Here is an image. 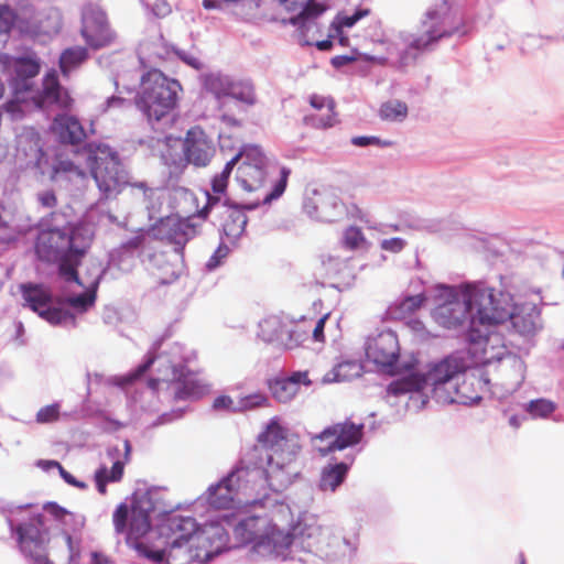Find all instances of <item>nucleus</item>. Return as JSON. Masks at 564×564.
<instances>
[{
  "mask_svg": "<svg viewBox=\"0 0 564 564\" xmlns=\"http://www.w3.org/2000/svg\"><path fill=\"white\" fill-rule=\"evenodd\" d=\"M355 460V456L346 455L345 460L337 462L332 459L321 470L318 489L323 492L334 494L344 484L348 471Z\"/></svg>",
  "mask_w": 564,
  "mask_h": 564,
  "instance_id": "nucleus-29",
  "label": "nucleus"
},
{
  "mask_svg": "<svg viewBox=\"0 0 564 564\" xmlns=\"http://www.w3.org/2000/svg\"><path fill=\"white\" fill-rule=\"evenodd\" d=\"M303 212L313 220L332 223L343 218L346 208L335 189L322 186L306 189Z\"/></svg>",
  "mask_w": 564,
  "mask_h": 564,
  "instance_id": "nucleus-18",
  "label": "nucleus"
},
{
  "mask_svg": "<svg viewBox=\"0 0 564 564\" xmlns=\"http://www.w3.org/2000/svg\"><path fill=\"white\" fill-rule=\"evenodd\" d=\"M311 383L307 371H294L290 376L270 380L269 389L276 401L288 403L297 394L301 386Z\"/></svg>",
  "mask_w": 564,
  "mask_h": 564,
  "instance_id": "nucleus-28",
  "label": "nucleus"
},
{
  "mask_svg": "<svg viewBox=\"0 0 564 564\" xmlns=\"http://www.w3.org/2000/svg\"><path fill=\"white\" fill-rule=\"evenodd\" d=\"M362 372V365L357 360H345L337 364L325 375L324 382H343L357 378Z\"/></svg>",
  "mask_w": 564,
  "mask_h": 564,
  "instance_id": "nucleus-38",
  "label": "nucleus"
},
{
  "mask_svg": "<svg viewBox=\"0 0 564 564\" xmlns=\"http://www.w3.org/2000/svg\"><path fill=\"white\" fill-rule=\"evenodd\" d=\"M438 304L433 310V319L448 329H463L467 336L477 326H486L480 319V311L489 312L494 303V289L484 282H468L459 285H440Z\"/></svg>",
  "mask_w": 564,
  "mask_h": 564,
  "instance_id": "nucleus-8",
  "label": "nucleus"
},
{
  "mask_svg": "<svg viewBox=\"0 0 564 564\" xmlns=\"http://www.w3.org/2000/svg\"><path fill=\"white\" fill-rule=\"evenodd\" d=\"M273 0H203L206 10H219L241 19L256 17L276 20L272 12Z\"/></svg>",
  "mask_w": 564,
  "mask_h": 564,
  "instance_id": "nucleus-24",
  "label": "nucleus"
},
{
  "mask_svg": "<svg viewBox=\"0 0 564 564\" xmlns=\"http://www.w3.org/2000/svg\"><path fill=\"white\" fill-rule=\"evenodd\" d=\"M241 162L237 167V184L247 193L261 191L276 170L258 145H245L240 149Z\"/></svg>",
  "mask_w": 564,
  "mask_h": 564,
  "instance_id": "nucleus-17",
  "label": "nucleus"
},
{
  "mask_svg": "<svg viewBox=\"0 0 564 564\" xmlns=\"http://www.w3.org/2000/svg\"><path fill=\"white\" fill-rule=\"evenodd\" d=\"M501 384L508 392L517 391L525 378V364L517 355H507L498 365Z\"/></svg>",
  "mask_w": 564,
  "mask_h": 564,
  "instance_id": "nucleus-31",
  "label": "nucleus"
},
{
  "mask_svg": "<svg viewBox=\"0 0 564 564\" xmlns=\"http://www.w3.org/2000/svg\"><path fill=\"white\" fill-rule=\"evenodd\" d=\"M269 404L268 397L262 392H253L241 395L237 399V408L239 412L252 411Z\"/></svg>",
  "mask_w": 564,
  "mask_h": 564,
  "instance_id": "nucleus-41",
  "label": "nucleus"
},
{
  "mask_svg": "<svg viewBox=\"0 0 564 564\" xmlns=\"http://www.w3.org/2000/svg\"><path fill=\"white\" fill-rule=\"evenodd\" d=\"M258 336L265 343L284 349L297 347L305 338V333L285 316L271 315L259 323Z\"/></svg>",
  "mask_w": 564,
  "mask_h": 564,
  "instance_id": "nucleus-20",
  "label": "nucleus"
},
{
  "mask_svg": "<svg viewBox=\"0 0 564 564\" xmlns=\"http://www.w3.org/2000/svg\"><path fill=\"white\" fill-rule=\"evenodd\" d=\"M408 242L403 238L400 237H393L389 239H382L380 241V248L383 251H388L391 253H399L401 252L405 247Z\"/></svg>",
  "mask_w": 564,
  "mask_h": 564,
  "instance_id": "nucleus-52",
  "label": "nucleus"
},
{
  "mask_svg": "<svg viewBox=\"0 0 564 564\" xmlns=\"http://www.w3.org/2000/svg\"><path fill=\"white\" fill-rule=\"evenodd\" d=\"M48 464L52 465L54 468H56L59 471L61 477L68 485L73 486L74 484H76V478L72 474H69L67 470H65L59 463H48Z\"/></svg>",
  "mask_w": 564,
  "mask_h": 564,
  "instance_id": "nucleus-62",
  "label": "nucleus"
},
{
  "mask_svg": "<svg viewBox=\"0 0 564 564\" xmlns=\"http://www.w3.org/2000/svg\"><path fill=\"white\" fill-rule=\"evenodd\" d=\"M307 126L317 129H327L336 123L334 104H329V109L323 115H307L304 118Z\"/></svg>",
  "mask_w": 564,
  "mask_h": 564,
  "instance_id": "nucleus-45",
  "label": "nucleus"
},
{
  "mask_svg": "<svg viewBox=\"0 0 564 564\" xmlns=\"http://www.w3.org/2000/svg\"><path fill=\"white\" fill-rule=\"evenodd\" d=\"M310 104L313 108L317 110H322L324 108L329 109V104H334V101L330 98L313 95L310 98Z\"/></svg>",
  "mask_w": 564,
  "mask_h": 564,
  "instance_id": "nucleus-58",
  "label": "nucleus"
},
{
  "mask_svg": "<svg viewBox=\"0 0 564 564\" xmlns=\"http://www.w3.org/2000/svg\"><path fill=\"white\" fill-rule=\"evenodd\" d=\"M150 242L151 240L145 236H134L123 242L117 250L118 260L115 254H111V261L116 263L120 270L129 271L134 264L135 253L138 252L139 256H144Z\"/></svg>",
  "mask_w": 564,
  "mask_h": 564,
  "instance_id": "nucleus-33",
  "label": "nucleus"
},
{
  "mask_svg": "<svg viewBox=\"0 0 564 564\" xmlns=\"http://www.w3.org/2000/svg\"><path fill=\"white\" fill-rule=\"evenodd\" d=\"M150 9L152 14L159 19L165 18L172 12V8L166 0H155Z\"/></svg>",
  "mask_w": 564,
  "mask_h": 564,
  "instance_id": "nucleus-55",
  "label": "nucleus"
},
{
  "mask_svg": "<svg viewBox=\"0 0 564 564\" xmlns=\"http://www.w3.org/2000/svg\"><path fill=\"white\" fill-rule=\"evenodd\" d=\"M0 64L9 75L12 90L17 94H29L37 108L45 109L53 105L61 109L70 107L73 100L59 85L55 69L44 76L41 91L32 89V80L40 72V59L35 53L31 52L20 57L2 54Z\"/></svg>",
  "mask_w": 564,
  "mask_h": 564,
  "instance_id": "nucleus-9",
  "label": "nucleus"
},
{
  "mask_svg": "<svg viewBox=\"0 0 564 564\" xmlns=\"http://www.w3.org/2000/svg\"><path fill=\"white\" fill-rule=\"evenodd\" d=\"M462 19L452 8V0H437L424 13L421 21V33L413 34L400 31L384 39L380 45L384 55L367 57L380 65H389L404 69L413 65L420 54L440 40L459 32Z\"/></svg>",
  "mask_w": 564,
  "mask_h": 564,
  "instance_id": "nucleus-7",
  "label": "nucleus"
},
{
  "mask_svg": "<svg viewBox=\"0 0 564 564\" xmlns=\"http://www.w3.org/2000/svg\"><path fill=\"white\" fill-rule=\"evenodd\" d=\"M160 345V343L153 345L145 360L134 371L111 378V383L126 387L142 376L152 365H156L158 377L151 378L148 382L152 392H159L165 387L167 395L176 401L198 399L206 394L209 386L188 368L196 358L195 351L180 343H173L167 349L156 355L155 351Z\"/></svg>",
  "mask_w": 564,
  "mask_h": 564,
  "instance_id": "nucleus-5",
  "label": "nucleus"
},
{
  "mask_svg": "<svg viewBox=\"0 0 564 564\" xmlns=\"http://www.w3.org/2000/svg\"><path fill=\"white\" fill-rule=\"evenodd\" d=\"M491 326H477L467 336L469 340L468 351L475 359V362L481 366H490L495 362L500 365L507 355H511L507 350L501 335L489 330Z\"/></svg>",
  "mask_w": 564,
  "mask_h": 564,
  "instance_id": "nucleus-19",
  "label": "nucleus"
},
{
  "mask_svg": "<svg viewBox=\"0 0 564 564\" xmlns=\"http://www.w3.org/2000/svg\"><path fill=\"white\" fill-rule=\"evenodd\" d=\"M131 189L134 197L142 199L150 220H163V215L161 214L163 204L162 191L149 187L144 182H137L132 184Z\"/></svg>",
  "mask_w": 564,
  "mask_h": 564,
  "instance_id": "nucleus-35",
  "label": "nucleus"
},
{
  "mask_svg": "<svg viewBox=\"0 0 564 564\" xmlns=\"http://www.w3.org/2000/svg\"><path fill=\"white\" fill-rule=\"evenodd\" d=\"M229 253V248L226 245H219V247L214 251L208 261L205 264L207 271L212 272L216 270L221 263L223 260L227 258Z\"/></svg>",
  "mask_w": 564,
  "mask_h": 564,
  "instance_id": "nucleus-50",
  "label": "nucleus"
},
{
  "mask_svg": "<svg viewBox=\"0 0 564 564\" xmlns=\"http://www.w3.org/2000/svg\"><path fill=\"white\" fill-rule=\"evenodd\" d=\"M203 90L210 94L217 101L220 119L229 126H238L232 115L225 112L227 99L232 98L247 106L256 104L254 87L250 80L240 79L220 70L205 73L200 76Z\"/></svg>",
  "mask_w": 564,
  "mask_h": 564,
  "instance_id": "nucleus-15",
  "label": "nucleus"
},
{
  "mask_svg": "<svg viewBox=\"0 0 564 564\" xmlns=\"http://www.w3.org/2000/svg\"><path fill=\"white\" fill-rule=\"evenodd\" d=\"M364 434V424L352 422L336 423L323 430L313 437L314 441L325 442L324 447H317L322 456H326L335 451H343L347 447L358 444Z\"/></svg>",
  "mask_w": 564,
  "mask_h": 564,
  "instance_id": "nucleus-23",
  "label": "nucleus"
},
{
  "mask_svg": "<svg viewBox=\"0 0 564 564\" xmlns=\"http://www.w3.org/2000/svg\"><path fill=\"white\" fill-rule=\"evenodd\" d=\"M259 442L261 445L249 448L238 465L217 484L210 485L197 502H206L215 510H230L243 502L241 496L270 488L274 495H264L262 499L253 500L252 511L236 516L245 517L254 512L270 518L275 516L278 527L291 534L293 542L294 535L280 524L288 520L290 508L280 500L278 492L286 488L297 475L294 463L301 446L295 437L286 435L275 419L259 435Z\"/></svg>",
  "mask_w": 564,
  "mask_h": 564,
  "instance_id": "nucleus-2",
  "label": "nucleus"
},
{
  "mask_svg": "<svg viewBox=\"0 0 564 564\" xmlns=\"http://www.w3.org/2000/svg\"><path fill=\"white\" fill-rule=\"evenodd\" d=\"M6 519L11 538L31 564H79L80 541L33 506L11 507Z\"/></svg>",
  "mask_w": 564,
  "mask_h": 564,
  "instance_id": "nucleus-3",
  "label": "nucleus"
},
{
  "mask_svg": "<svg viewBox=\"0 0 564 564\" xmlns=\"http://www.w3.org/2000/svg\"><path fill=\"white\" fill-rule=\"evenodd\" d=\"M14 98L4 104V111L10 116L12 120H17L23 117L24 102L28 99H32L29 94H17L13 91Z\"/></svg>",
  "mask_w": 564,
  "mask_h": 564,
  "instance_id": "nucleus-46",
  "label": "nucleus"
},
{
  "mask_svg": "<svg viewBox=\"0 0 564 564\" xmlns=\"http://www.w3.org/2000/svg\"><path fill=\"white\" fill-rule=\"evenodd\" d=\"M171 54L169 46L164 43L162 35H156L153 40L143 41L138 48L140 63L145 67L148 63L166 59Z\"/></svg>",
  "mask_w": 564,
  "mask_h": 564,
  "instance_id": "nucleus-36",
  "label": "nucleus"
},
{
  "mask_svg": "<svg viewBox=\"0 0 564 564\" xmlns=\"http://www.w3.org/2000/svg\"><path fill=\"white\" fill-rule=\"evenodd\" d=\"M161 231L165 239L174 245L175 252H181L188 240L197 235L196 225L191 219L166 217L162 221Z\"/></svg>",
  "mask_w": 564,
  "mask_h": 564,
  "instance_id": "nucleus-30",
  "label": "nucleus"
},
{
  "mask_svg": "<svg viewBox=\"0 0 564 564\" xmlns=\"http://www.w3.org/2000/svg\"><path fill=\"white\" fill-rule=\"evenodd\" d=\"M369 228L376 229V230L380 231L381 234L387 235L389 232L403 231L404 228L419 229V228H421V226H420L419 221H415L413 224H402V223L384 224V225H380V227L370 226Z\"/></svg>",
  "mask_w": 564,
  "mask_h": 564,
  "instance_id": "nucleus-54",
  "label": "nucleus"
},
{
  "mask_svg": "<svg viewBox=\"0 0 564 564\" xmlns=\"http://www.w3.org/2000/svg\"><path fill=\"white\" fill-rule=\"evenodd\" d=\"M355 58L349 55H337L332 58V65L336 68L343 67L351 62H354Z\"/></svg>",
  "mask_w": 564,
  "mask_h": 564,
  "instance_id": "nucleus-64",
  "label": "nucleus"
},
{
  "mask_svg": "<svg viewBox=\"0 0 564 564\" xmlns=\"http://www.w3.org/2000/svg\"><path fill=\"white\" fill-rule=\"evenodd\" d=\"M321 539L316 543V550L324 553L328 558H350L358 546V538L356 535H345L339 530L329 528L318 529Z\"/></svg>",
  "mask_w": 564,
  "mask_h": 564,
  "instance_id": "nucleus-26",
  "label": "nucleus"
},
{
  "mask_svg": "<svg viewBox=\"0 0 564 564\" xmlns=\"http://www.w3.org/2000/svg\"><path fill=\"white\" fill-rule=\"evenodd\" d=\"M59 417V405L53 403L41 408L36 413V422L40 424H46L57 421Z\"/></svg>",
  "mask_w": 564,
  "mask_h": 564,
  "instance_id": "nucleus-49",
  "label": "nucleus"
},
{
  "mask_svg": "<svg viewBox=\"0 0 564 564\" xmlns=\"http://www.w3.org/2000/svg\"><path fill=\"white\" fill-rule=\"evenodd\" d=\"M281 7L285 11L294 13L289 19H282L281 22L290 23L296 26L301 32L308 31L315 25V20L322 15L326 8L315 0H273L272 10Z\"/></svg>",
  "mask_w": 564,
  "mask_h": 564,
  "instance_id": "nucleus-25",
  "label": "nucleus"
},
{
  "mask_svg": "<svg viewBox=\"0 0 564 564\" xmlns=\"http://www.w3.org/2000/svg\"><path fill=\"white\" fill-rule=\"evenodd\" d=\"M213 408L216 411H228L237 413L239 412L237 408V399H234L229 395H219L213 402Z\"/></svg>",
  "mask_w": 564,
  "mask_h": 564,
  "instance_id": "nucleus-51",
  "label": "nucleus"
},
{
  "mask_svg": "<svg viewBox=\"0 0 564 564\" xmlns=\"http://www.w3.org/2000/svg\"><path fill=\"white\" fill-rule=\"evenodd\" d=\"M80 32L86 43L94 50L108 46L116 39L105 11L94 3H88L83 9Z\"/></svg>",
  "mask_w": 564,
  "mask_h": 564,
  "instance_id": "nucleus-21",
  "label": "nucleus"
},
{
  "mask_svg": "<svg viewBox=\"0 0 564 564\" xmlns=\"http://www.w3.org/2000/svg\"><path fill=\"white\" fill-rule=\"evenodd\" d=\"M279 173V180L274 183L270 192L264 193L262 199L257 198L249 203L237 202L232 197H226L224 200L212 199L210 203H206L204 208L199 212V215L206 217L213 214L219 217L223 220L221 227L224 235L231 243L236 242L243 235L247 226L248 219L245 212L256 209L260 203L269 204L284 193L290 170L281 167Z\"/></svg>",
  "mask_w": 564,
  "mask_h": 564,
  "instance_id": "nucleus-13",
  "label": "nucleus"
},
{
  "mask_svg": "<svg viewBox=\"0 0 564 564\" xmlns=\"http://www.w3.org/2000/svg\"><path fill=\"white\" fill-rule=\"evenodd\" d=\"M155 505L149 492L133 495L131 507L120 503L113 512L112 521L118 534H126L127 544L140 557L153 564H189L194 561L206 563L228 549L231 528L237 541L251 544L249 557L252 561L286 560L292 547V535L278 527L275 516L252 513L240 517L223 514L209 520L200 528L189 516L171 514L160 527L159 533L165 538L164 546L150 544V514Z\"/></svg>",
  "mask_w": 564,
  "mask_h": 564,
  "instance_id": "nucleus-1",
  "label": "nucleus"
},
{
  "mask_svg": "<svg viewBox=\"0 0 564 564\" xmlns=\"http://www.w3.org/2000/svg\"><path fill=\"white\" fill-rule=\"evenodd\" d=\"M368 14V9H358L350 15L339 13L332 23L333 31L336 32L337 35H339L341 33L343 28H352L359 20H361Z\"/></svg>",
  "mask_w": 564,
  "mask_h": 564,
  "instance_id": "nucleus-43",
  "label": "nucleus"
},
{
  "mask_svg": "<svg viewBox=\"0 0 564 564\" xmlns=\"http://www.w3.org/2000/svg\"><path fill=\"white\" fill-rule=\"evenodd\" d=\"M424 300L425 297L422 294L405 296L391 307V313L397 317H403L417 310L423 304Z\"/></svg>",
  "mask_w": 564,
  "mask_h": 564,
  "instance_id": "nucleus-42",
  "label": "nucleus"
},
{
  "mask_svg": "<svg viewBox=\"0 0 564 564\" xmlns=\"http://www.w3.org/2000/svg\"><path fill=\"white\" fill-rule=\"evenodd\" d=\"M93 237L88 225L51 228L40 232L35 250L41 259L58 262V274L74 278L70 262L86 253Z\"/></svg>",
  "mask_w": 564,
  "mask_h": 564,
  "instance_id": "nucleus-12",
  "label": "nucleus"
},
{
  "mask_svg": "<svg viewBox=\"0 0 564 564\" xmlns=\"http://www.w3.org/2000/svg\"><path fill=\"white\" fill-rule=\"evenodd\" d=\"M556 409L554 402L546 399H536L525 405L527 412L534 419H545Z\"/></svg>",
  "mask_w": 564,
  "mask_h": 564,
  "instance_id": "nucleus-44",
  "label": "nucleus"
},
{
  "mask_svg": "<svg viewBox=\"0 0 564 564\" xmlns=\"http://www.w3.org/2000/svg\"><path fill=\"white\" fill-rule=\"evenodd\" d=\"M181 84L167 77L158 68L141 76V89L135 97V106L154 130H162L172 120L176 107Z\"/></svg>",
  "mask_w": 564,
  "mask_h": 564,
  "instance_id": "nucleus-11",
  "label": "nucleus"
},
{
  "mask_svg": "<svg viewBox=\"0 0 564 564\" xmlns=\"http://www.w3.org/2000/svg\"><path fill=\"white\" fill-rule=\"evenodd\" d=\"M18 17L9 6H0V33L8 34L17 24Z\"/></svg>",
  "mask_w": 564,
  "mask_h": 564,
  "instance_id": "nucleus-48",
  "label": "nucleus"
},
{
  "mask_svg": "<svg viewBox=\"0 0 564 564\" xmlns=\"http://www.w3.org/2000/svg\"><path fill=\"white\" fill-rule=\"evenodd\" d=\"M241 162V151L239 152L226 163L224 170L215 175L212 180V191L206 192V203H210L212 199L224 200L226 197V188L228 185V178L231 174L232 169L236 165H239Z\"/></svg>",
  "mask_w": 564,
  "mask_h": 564,
  "instance_id": "nucleus-37",
  "label": "nucleus"
},
{
  "mask_svg": "<svg viewBox=\"0 0 564 564\" xmlns=\"http://www.w3.org/2000/svg\"><path fill=\"white\" fill-rule=\"evenodd\" d=\"M182 145L187 163L197 167L207 166L216 152L213 141L199 127L187 131Z\"/></svg>",
  "mask_w": 564,
  "mask_h": 564,
  "instance_id": "nucleus-27",
  "label": "nucleus"
},
{
  "mask_svg": "<svg viewBox=\"0 0 564 564\" xmlns=\"http://www.w3.org/2000/svg\"><path fill=\"white\" fill-rule=\"evenodd\" d=\"M123 459L115 460L110 470H108L106 466H101L95 471V481L99 494L105 495L107 492V482L121 480L124 465L130 460L132 451L131 444L128 440H124L123 442Z\"/></svg>",
  "mask_w": 564,
  "mask_h": 564,
  "instance_id": "nucleus-34",
  "label": "nucleus"
},
{
  "mask_svg": "<svg viewBox=\"0 0 564 564\" xmlns=\"http://www.w3.org/2000/svg\"><path fill=\"white\" fill-rule=\"evenodd\" d=\"M52 130L62 143L78 144L87 137L79 120L69 115H57L52 123Z\"/></svg>",
  "mask_w": 564,
  "mask_h": 564,
  "instance_id": "nucleus-32",
  "label": "nucleus"
},
{
  "mask_svg": "<svg viewBox=\"0 0 564 564\" xmlns=\"http://www.w3.org/2000/svg\"><path fill=\"white\" fill-rule=\"evenodd\" d=\"M89 564H113L112 561L109 560L104 553L100 552H91L90 553V563Z\"/></svg>",
  "mask_w": 564,
  "mask_h": 564,
  "instance_id": "nucleus-63",
  "label": "nucleus"
},
{
  "mask_svg": "<svg viewBox=\"0 0 564 564\" xmlns=\"http://www.w3.org/2000/svg\"><path fill=\"white\" fill-rule=\"evenodd\" d=\"M480 319L487 325L501 324L510 321L513 329L520 335L528 336L536 332L540 322V313L531 303L518 306L513 303L510 293L494 291V303L489 304V312L480 311Z\"/></svg>",
  "mask_w": 564,
  "mask_h": 564,
  "instance_id": "nucleus-16",
  "label": "nucleus"
},
{
  "mask_svg": "<svg viewBox=\"0 0 564 564\" xmlns=\"http://www.w3.org/2000/svg\"><path fill=\"white\" fill-rule=\"evenodd\" d=\"M182 415H183L182 410H173L171 412L163 413L154 422H152L150 424V426L155 427L159 425L171 423L174 420L182 417Z\"/></svg>",
  "mask_w": 564,
  "mask_h": 564,
  "instance_id": "nucleus-56",
  "label": "nucleus"
},
{
  "mask_svg": "<svg viewBox=\"0 0 564 564\" xmlns=\"http://www.w3.org/2000/svg\"><path fill=\"white\" fill-rule=\"evenodd\" d=\"M183 62H185L187 65L192 66L195 69H199L202 67L200 61L193 56L192 54L185 53V52H174Z\"/></svg>",
  "mask_w": 564,
  "mask_h": 564,
  "instance_id": "nucleus-59",
  "label": "nucleus"
},
{
  "mask_svg": "<svg viewBox=\"0 0 564 564\" xmlns=\"http://www.w3.org/2000/svg\"><path fill=\"white\" fill-rule=\"evenodd\" d=\"M351 143L356 147H361V148H366L369 145L387 148V147L391 145V141H382L381 139H379L377 137H367V135L354 137L351 139Z\"/></svg>",
  "mask_w": 564,
  "mask_h": 564,
  "instance_id": "nucleus-53",
  "label": "nucleus"
},
{
  "mask_svg": "<svg viewBox=\"0 0 564 564\" xmlns=\"http://www.w3.org/2000/svg\"><path fill=\"white\" fill-rule=\"evenodd\" d=\"M379 116L384 121L402 122L408 117V106L398 99L388 100L381 105Z\"/></svg>",
  "mask_w": 564,
  "mask_h": 564,
  "instance_id": "nucleus-40",
  "label": "nucleus"
},
{
  "mask_svg": "<svg viewBox=\"0 0 564 564\" xmlns=\"http://www.w3.org/2000/svg\"><path fill=\"white\" fill-rule=\"evenodd\" d=\"M87 164L101 199H113L133 184L118 152L107 144H88Z\"/></svg>",
  "mask_w": 564,
  "mask_h": 564,
  "instance_id": "nucleus-14",
  "label": "nucleus"
},
{
  "mask_svg": "<svg viewBox=\"0 0 564 564\" xmlns=\"http://www.w3.org/2000/svg\"><path fill=\"white\" fill-rule=\"evenodd\" d=\"M369 361L381 369L391 370L399 359L400 346L397 334L390 329L370 335L365 343Z\"/></svg>",
  "mask_w": 564,
  "mask_h": 564,
  "instance_id": "nucleus-22",
  "label": "nucleus"
},
{
  "mask_svg": "<svg viewBox=\"0 0 564 564\" xmlns=\"http://www.w3.org/2000/svg\"><path fill=\"white\" fill-rule=\"evenodd\" d=\"M37 200L45 208H53L57 203L55 193L53 191H43L39 193Z\"/></svg>",
  "mask_w": 564,
  "mask_h": 564,
  "instance_id": "nucleus-57",
  "label": "nucleus"
},
{
  "mask_svg": "<svg viewBox=\"0 0 564 564\" xmlns=\"http://www.w3.org/2000/svg\"><path fill=\"white\" fill-rule=\"evenodd\" d=\"M343 242L350 250L360 249L366 245V238L360 228L350 226L344 231Z\"/></svg>",
  "mask_w": 564,
  "mask_h": 564,
  "instance_id": "nucleus-47",
  "label": "nucleus"
},
{
  "mask_svg": "<svg viewBox=\"0 0 564 564\" xmlns=\"http://www.w3.org/2000/svg\"><path fill=\"white\" fill-rule=\"evenodd\" d=\"M88 57V52L85 47L75 46L66 48L59 57V67L64 76H68L70 72L78 67Z\"/></svg>",
  "mask_w": 564,
  "mask_h": 564,
  "instance_id": "nucleus-39",
  "label": "nucleus"
},
{
  "mask_svg": "<svg viewBox=\"0 0 564 564\" xmlns=\"http://www.w3.org/2000/svg\"><path fill=\"white\" fill-rule=\"evenodd\" d=\"M14 163L18 169L50 181L84 176V172L72 161L57 160L45 151L40 133L31 127L22 128L17 134Z\"/></svg>",
  "mask_w": 564,
  "mask_h": 564,
  "instance_id": "nucleus-10",
  "label": "nucleus"
},
{
  "mask_svg": "<svg viewBox=\"0 0 564 564\" xmlns=\"http://www.w3.org/2000/svg\"><path fill=\"white\" fill-rule=\"evenodd\" d=\"M82 258H75L70 262L74 278L67 274H58L66 283H75L83 289L82 292H68L58 303H53L52 295L47 288L42 284H23L21 285L22 297L25 305L33 312L37 313L42 318L52 325L63 326L66 328L76 327V316L69 311L85 313L94 306L96 302L97 290L106 268L101 262L93 260L87 263L85 270L78 274L77 265Z\"/></svg>",
  "mask_w": 564,
  "mask_h": 564,
  "instance_id": "nucleus-6",
  "label": "nucleus"
},
{
  "mask_svg": "<svg viewBox=\"0 0 564 564\" xmlns=\"http://www.w3.org/2000/svg\"><path fill=\"white\" fill-rule=\"evenodd\" d=\"M327 318L328 314L321 317L313 329V338L316 341H322L324 339V327Z\"/></svg>",
  "mask_w": 564,
  "mask_h": 564,
  "instance_id": "nucleus-61",
  "label": "nucleus"
},
{
  "mask_svg": "<svg viewBox=\"0 0 564 564\" xmlns=\"http://www.w3.org/2000/svg\"><path fill=\"white\" fill-rule=\"evenodd\" d=\"M127 104H129L127 99L119 96H111L107 98L104 110L112 108H123Z\"/></svg>",
  "mask_w": 564,
  "mask_h": 564,
  "instance_id": "nucleus-60",
  "label": "nucleus"
},
{
  "mask_svg": "<svg viewBox=\"0 0 564 564\" xmlns=\"http://www.w3.org/2000/svg\"><path fill=\"white\" fill-rule=\"evenodd\" d=\"M460 358L449 356L438 362L430 364L424 371L411 372L393 380L387 387V398H406V408L422 410L430 398L438 403H477L479 395L468 397L464 392L465 382L459 381L465 371Z\"/></svg>",
  "mask_w": 564,
  "mask_h": 564,
  "instance_id": "nucleus-4",
  "label": "nucleus"
}]
</instances>
